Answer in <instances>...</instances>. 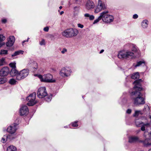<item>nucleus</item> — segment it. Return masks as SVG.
<instances>
[{"label": "nucleus", "mask_w": 151, "mask_h": 151, "mask_svg": "<svg viewBox=\"0 0 151 151\" xmlns=\"http://www.w3.org/2000/svg\"><path fill=\"white\" fill-rule=\"evenodd\" d=\"M142 114L140 111H135L133 115L134 116H138L139 114L142 115Z\"/></svg>", "instance_id": "7c9ffc66"}, {"label": "nucleus", "mask_w": 151, "mask_h": 151, "mask_svg": "<svg viewBox=\"0 0 151 151\" xmlns=\"http://www.w3.org/2000/svg\"><path fill=\"white\" fill-rule=\"evenodd\" d=\"M14 138L13 135H4L3 137L2 138L1 142L3 143H4L6 142L7 139H12Z\"/></svg>", "instance_id": "6ab92c4d"}, {"label": "nucleus", "mask_w": 151, "mask_h": 151, "mask_svg": "<svg viewBox=\"0 0 151 151\" xmlns=\"http://www.w3.org/2000/svg\"><path fill=\"white\" fill-rule=\"evenodd\" d=\"M149 151H151V149L149 150Z\"/></svg>", "instance_id": "052dcab7"}, {"label": "nucleus", "mask_w": 151, "mask_h": 151, "mask_svg": "<svg viewBox=\"0 0 151 151\" xmlns=\"http://www.w3.org/2000/svg\"><path fill=\"white\" fill-rule=\"evenodd\" d=\"M17 124L14 123L9 127L7 129V131L11 134V135L14 133L17 129Z\"/></svg>", "instance_id": "f8f14e48"}, {"label": "nucleus", "mask_w": 151, "mask_h": 151, "mask_svg": "<svg viewBox=\"0 0 151 151\" xmlns=\"http://www.w3.org/2000/svg\"><path fill=\"white\" fill-rule=\"evenodd\" d=\"M126 46L127 48L131 50L132 51L134 52L138 51L137 47L134 44L129 43L127 44Z\"/></svg>", "instance_id": "dca6fc26"}, {"label": "nucleus", "mask_w": 151, "mask_h": 151, "mask_svg": "<svg viewBox=\"0 0 151 151\" xmlns=\"http://www.w3.org/2000/svg\"><path fill=\"white\" fill-rule=\"evenodd\" d=\"M135 124L137 127H139L142 124H143V123L139 121L138 120H137L135 122Z\"/></svg>", "instance_id": "f704fd0d"}, {"label": "nucleus", "mask_w": 151, "mask_h": 151, "mask_svg": "<svg viewBox=\"0 0 151 151\" xmlns=\"http://www.w3.org/2000/svg\"><path fill=\"white\" fill-rule=\"evenodd\" d=\"M142 125V127L141 128V130L142 131H144L145 129V126H147L149 125V124L148 123H146V124H144Z\"/></svg>", "instance_id": "72a5a7b5"}, {"label": "nucleus", "mask_w": 151, "mask_h": 151, "mask_svg": "<svg viewBox=\"0 0 151 151\" xmlns=\"http://www.w3.org/2000/svg\"><path fill=\"white\" fill-rule=\"evenodd\" d=\"M139 75L138 72L135 73H133L132 76L131 78L132 79H135L139 78Z\"/></svg>", "instance_id": "a878e982"}, {"label": "nucleus", "mask_w": 151, "mask_h": 151, "mask_svg": "<svg viewBox=\"0 0 151 151\" xmlns=\"http://www.w3.org/2000/svg\"><path fill=\"white\" fill-rule=\"evenodd\" d=\"M142 64H144V65L145 64V62L144 60L140 61H139L137 62V64L134 65V67L135 68H136L138 66H140Z\"/></svg>", "instance_id": "cd10ccee"}, {"label": "nucleus", "mask_w": 151, "mask_h": 151, "mask_svg": "<svg viewBox=\"0 0 151 151\" xmlns=\"http://www.w3.org/2000/svg\"><path fill=\"white\" fill-rule=\"evenodd\" d=\"M45 97H46L45 98V100L46 101H47V102H49V101H50L51 100V99H52V96H47Z\"/></svg>", "instance_id": "e433bc0d"}, {"label": "nucleus", "mask_w": 151, "mask_h": 151, "mask_svg": "<svg viewBox=\"0 0 151 151\" xmlns=\"http://www.w3.org/2000/svg\"><path fill=\"white\" fill-rule=\"evenodd\" d=\"M29 113V110L26 105H22L20 108L19 113L21 116H26Z\"/></svg>", "instance_id": "9b49d317"}, {"label": "nucleus", "mask_w": 151, "mask_h": 151, "mask_svg": "<svg viewBox=\"0 0 151 151\" xmlns=\"http://www.w3.org/2000/svg\"><path fill=\"white\" fill-rule=\"evenodd\" d=\"M62 8V6H60V7H59V9H61Z\"/></svg>", "instance_id": "6e6d98bb"}, {"label": "nucleus", "mask_w": 151, "mask_h": 151, "mask_svg": "<svg viewBox=\"0 0 151 151\" xmlns=\"http://www.w3.org/2000/svg\"><path fill=\"white\" fill-rule=\"evenodd\" d=\"M6 39L5 37L2 35H0V42Z\"/></svg>", "instance_id": "58836bf2"}, {"label": "nucleus", "mask_w": 151, "mask_h": 151, "mask_svg": "<svg viewBox=\"0 0 151 151\" xmlns=\"http://www.w3.org/2000/svg\"><path fill=\"white\" fill-rule=\"evenodd\" d=\"M2 22L3 23H5L6 22V20L5 19H3L2 20Z\"/></svg>", "instance_id": "de8ad7c7"}, {"label": "nucleus", "mask_w": 151, "mask_h": 151, "mask_svg": "<svg viewBox=\"0 0 151 151\" xmlns=\"http://www.w3.org/2000/svg\"><path fill=\"white\" fill-rule=\"evenodd\" d=\"M9 72V70L7 67H4L0 70V76H5L8 75Z\"/></svg>", "instance_id": "ddd939ff"}, {"label": "nucleus", "mask_w": 151, "mask_h": 151, "mask_svg": "<svg viewBox=\"0 0 151 151\" xmlns=\"http://www.w3.org/2000/svg\"><path fill=\"white\" fill-rule=\"evenodd\" d=\"M71 72V69L70 67H63L60 70L59 74L62 77H67L70 75Z\"/></svg>", "instance_id": "6e6552de"}, {"label": "nucleus", "mask_w": 151, "mask_h": 151, "mask_svg": "<svg viewBox=\"0 0 151 151\" xmlns=\"http://www.w3.org/2000/svg\"><path fill=\"white\" fill-rule=\"evenodd\" d=\"M18 71L16 70V68H12L10 72V75L12 76H16L18 73Z\"/></svg>", "instance_id": "aec40b11"}, {"label": "nucleus", "mask_w": 151, "mask_h": 151, "mask_svg": "<svg viewBox=\"0 0 151 151\" xmlns=\"http://www.w3.org/2000/svg\"><path fill=\"white\" fill-rule=\"evenodd\" d=\"M85 7L88 10L93 9L95 7L94 3L92 1L87 0L85 4Z\"/></svg>", "instance_id": "4468645a"}, {"label": "nucleus", "mask_w": 151, "mask_h": 151, "mask_svg": "<svg viewBox=\"0 0 151 151\" xmlns=\"http://www.w3.org/2000/svg\"><path fill=\"white\" fill-rule=\"evenodd\" d=\"M67 49L66 48H64L61 51V53L63 54H64L67 52Z\"/></svg>", "instance_id": "79ce46f5"}, {"label": "nucleus", "mask_w": 151, "mask_h": 151, "mask_svg": "<svg viewBox=\"0 0 151 151\" xmlns=\"http://www.w3.org/2000/svg\"><path fill=\"white\" fill-rule=\"evenodd\" d=\"M8 51L4 50H1L0 52V54L1 55H5L7 54Z\"/></svg>", "instance_id": "c9c22d12"}, {"label": "nucleus", "mask_w": 151, "mask_h": 151, "mask_svg": "<svg viewBox=\"0 0 151 151\" xmlns=\"http://www.w3.org/2000/svg\"><path fill=\"white\" fill-rule=\"evenodd\" d=\"M142 81L141 79H139L134 82V86L133 89L134 91H133L131 93V95H134L135 97L133 100L134 104L136 106H140L145 103V99L142 97V95L140 92L142 89L141 84Z\"/></svg>", "instance_id": "f257e3e1"}, {"label": "nucleus", "mask_w": 151, "mask_h": 151, "mask_svg": "<svg viewBox=\"0 0 151 151\" xmlns=\"http://www.w3.org/2000/svg\"><path fill=\"white\" fill-rule=\"evenodd\" d=\"M22 76L24 78L27 77L29 73V70L27 69H24L21 70L20 72Z\"/></svg>", "instance_id": "a211bd4d"}, {"label": "nucleus", "mask_w": 151, "mask_h": 151, "mask_svg": "<svg viewBox=\"0 0 151 151\" xmlns=\"http://www.w3.org/2000/svg\"><path fill=\"white\" fill-rule=\"evenodd\" d=\"M132 112V110L130 109H128L126 111L127 113L128 114H130Z\"/></svg>", "instance_id": "a18cd8bd"}, {"label": "nucleus", "mask_w": 151, "mask_h": 151, "mask_svg": "<svg viewBox=\"0 0 151 151\" xmlns=\"http://www.w3.org/2000/svg\"><path fill=\"white\" fill-rule=\"evenodd\" d=\"M108 11H104L101 13L102 21L105 23H109L113 22L114 17L108 14Z\"/></svg>", "instance_id": "7ed1b4c3"}, {"label": "nucleus", "mask_w": 151, "mask_h": 151, "mask_svg": "<svg viewBox=\"0 0 151 151\" xmlns=\"http://www.w3.org/2000/svg\"><path fill=\"white\" fill-rule=\"evenodd\" d=\"M144 137L145 138L144 140H140L139 143H142L143 145L146 147L151 145V143L149 141L151 139V132H148L146 130L144 132L143 134Z\"/></svg>", "instance_id": "20e7f679"}, {"label": "nucleus", "mask_w": 151, "mask_h": 151, "mask_svg": "<svg viewBox=\"0 0 151 151\" xmlns=\"http://www.w3.org/2000/svg\"><path fill=\"white\" fill-rule=\"evenodd\" d=\"M78 121H75L74 122H73L72 123V125L73 127H76L78 126V124H77Z\"/></svg>", "instance_id": "a19ab883"}, {"label": "nucleus", "mask_w": 151, "mask_h": 151, "mask_svg": "<svg viewBox=\"0 0 151 151\" xmlns=\"http://www.w3.org/2000/svg\"><path fill=\"white\" fill-rule=\"evenodd\" d=\"M6 78H0V84H3L6 82Z\"/></svg>", "instance_id": "c756f323"}, {"label": "nucleus", "mask_w": 151, "mask_h": 151, "mask_svg": "<svg viewBox=\"0 0 151 151\" xmlns=\"http://www.w3.org/2000/svg\"><path fill=\"white\" fill-rule=\"evenodd\" d=\"M1 29H0V30Z\"/></svg>", "instance_id": "680f3d73"}, {"label": "nucleus", "mask_w": 151, "mask_h": 151, "mask_svg": "<svg viewBox=\"0 0 151 151\" xmlns=\"http://www.w3.org/2000/svg\"><path fill=\"white\" fill-rule=\"evenodd\" d=\"M106 5L102 0H98L97 5L95 8L94 12L95 13H98L106 9Z\"/></svg>", "instance_id": "0eeeda50"}, {"label": "nucleus", "mask_w": 151, "mask_h": 151, "mask_svg": "<svg viewBox=\"0 0 151 151\" xmlns=\"http://www.w3.org/2000/svg\"><path fill=\"white\" fill-rule=\"evenodd\" d=\"M104 50H103V49L101 50V51L99 53L101 54V53H103L104 52Z\"/></svg>", "instance_id": "3c124183"}, {"label": "nucleus", "mask_w": 151, "mask_h": 151, "mask_svg": "<svg viewBox=\"0 0 151 151\" xmlns=\"http://www.w3.org/2000/svg\"><path fill=\"white\" fill-rule=\"evenodd\" d=\"M15 41V38L14 36H10L9 37V40L6 43L7 47H11L13 45Z\"/></svg>", "instance_id": "f3484780"}, {"label": "nucleus", "mask_w": 151, "mask_h": 151, "mask_svg": "<svg viewBox=\"0 0 151 151\" xmlns=\"http://www.w3.org/2000/svg\"><path fill=\"white\" fill-rule=\"evenodd\" d=\"M36 93L34 92L30 94L27 98V100H29V102L27 104L29 106H32L35 104L36 102L35 101Z\"/></svg>", "instance_id": "1a4fd4ad"}, {"label": "nucleus", "mask_w": 151, "mask_h": 151, "mask_svg": "<svg viewBox=\"0 0 151 151\" xmlns=\"http://www.w3.org/2000/svg\"><path fill=\"white\" fill-rule=\"evenodd\" d=\"M84 16L86 18H89V19L90 20H92L94 19L95 17L93 15H90L88 13H86L84 14Z\"/></svg>", "instance_id": "4be33fe9"}, {"label": "nucleus", "mask_w": 151, "mask_h": 151, "mask_svg": "<svg viewBox=\"0 0 151 151\" xmlns=\"http://www.w3.org/2000/svg\"><path fill=\"white\" fill-rule=\"evenodd\" d=\"M17 148L14 146L10 145L8 147L7 149V151H16Z\"/></svg>", "instance_id": "b1692460"}, {"label": "nucleus", "mask_w": 151, "mask_h": 151, "mask_svg": "<svg viewBox=\"0 0 151 151\" xmlns=\"http://www.w3.org/2000/svg\"><path fill=\"white\" fill-rule=\"evenodd\" d=\"M29 38H28V39H27V40H24V41H23L22 42V44H23V43H24V42H28V40H29Z\"/></svg>", "instance_id": "8fccbe9b"}, {"label": "nucleus", "mask_w": 151, "mask_h": 151, "mask_svg": "<svg viewBox=\"0 0 151 151\" xmlns=\"http://www.w3.org/2000/svg\"><path fill=\"white\" fill-rule=\"evenodd\" d=\"M76 1H80V0H75Z\"/></svg>", "instance_id": "13d9d810"}, {"label": "nucleus", "mask_w": 151, "mask_h": 151, "mask_svg": "<svg viewBox=\"0 0 151 151\" xmlns=\"http://www.w3.org/2000/svg\"><path fill=\"white\" fill-rule=\"evenodd\" d=\"M138 17V15L137 14H134L133 15V18L134 19H136Z\"/></svg>", "instance_id": "49530a36"}, {"label": "nucleus", "mask_w": 151, "mask_h": 151, "mask_svg": "<svg viewBox=\"0 0 151 151\" xmlns=\"http://www.w3.org/2000/svg\"><path fill=\"white\" fill-rule=\"evenodd\" d=\"M148 24V21L146 19L144 20L142 23V27L144 28L147 27Z\"/></svg>", "instance_id": "5701e85b"}, {"label": "nucleus", "mask_w": 151, "mask_h": 151, "mask_svg": "<svg viewBox=\"0 0 151 151\" xmlns=\"http://www.w3.org/2000/svg\"><path fill=\"white\" fill-rule=\"evenodd\" d=\"M24 52V51H23L20 50L17 51L15 52L14 54H13L12 55V57H14L19 55L20 54H23Z\"/></svg>", "instance_id": "393cba45"}, {"label": "nucleus", "mask_w": 151, "mask_h": 151, "mask_svg": "<svg viewBox=\"0 0 151 151\" xmlns=\"http://www.w3.org/2000/svg\"><path fill=\"white\" fill-rule=\"evenodd\" d=\"M17 81L14 78H12L10 80L9 83L11 85H14L16 84Z\"/></svg>", "instance_id": "473e14b6"}, {"label": "nucleus", "mask_w": 151, "mask_h": 151, "mask_svg": "<svg viewBox=\"0 0 151 151\" xmlns=\"http://www.w3.org/2000/svg\"><path fill=\"white\" fill-rule=\"evenodd\" d=\"M63 13H64V12L63 11H61L60 12V15H62Z\"/></svg>", "instance_id": "864d4df0"}, {"label": "nucleus", "mask_w": 151, "mask_h": 151, "mask_svg": "<svg viewBox=\"0 0 151 151\" xmlns=\"http://www.w3.org/2000/svg\"><path fill=\"white\" fill-rule=\"evenodd\" d=\"M134 56V53L128 50H123L120 51L118 55L120 59H129L132 58Z\"/></svg>", "instance_id": "f03ea898"}, {"label": "nucleus", "mask_w": 151, "mask_h": 151, "mask_svg": "<svg viewBox=\"0 0 151 151\" xmlns=\"http://www.w3.org/2000/svg\"><path fill=\"white\" fill-rule=\"evenodd\" d=\"M30 61L32 63V67L35 69H37V63L34 61L32 60H30Z\"/></svg>", "instance_id": "bb28decb"}, {"label": "nucleus", "mask_w": 151, "mask_h": 151, "mask_svg": "<svg viewBox=\"0 0 151 151\" xmlns=\"http://www.w3.org/2000/svg\"><path fill=\"white\" fill-rule=\"evenodd\" d=\"M42 81L46 83H54L55 82V80L52 79V76L50 74L48 73L42 76L41 75H36Z\"/></svg>", "instance_id": "39448f33"}, {"label": "nucleus", "mask_w": 151, "mask_h": 151, "mask_svg": "<svg viewBox=\"0 0 151 151\" xmlns=\"http://www.w3.org/2000/svg\"><path fill=\"white\" fill-rule=\"evenodd\" d=\"M148 151H149V150H148Z\"/></svg>", "instance_id": "e2e57ef3"}, {"label": "nucleus", "mask_w": 151, "mask_h": 151, "mask_svg": "<svg viewBox=\"0 0 151 151\" xmlns=\"http://www.w3.org/2000/svg\"><path fill=\"white\" fill-rule=\"evenodd\" d=\"M5 63V59L4 58H1L0 59V66H2L4 65Z\"/></svg>", "instance_id": "ea45409f"}, {"label": "nucleus", "mask_w": 151, "mask_h": 151, "mask_svg": "<svg viewBox=\"0 0 151 151\" xmlns=\"http://www.w3.org/2000/svg\"><path fill=\"white\" fill-rule=\"evenodd\" d=\"M102 19V17L100 13L99 16L94 21L93 24H94L98 22L100 20Z\"/></svg>", "instance_id": "2f4dec72"}, {"label": "nucleus", "mask_w": 151, "mask_h": 151, "mask_svg": "<svg viewBox=\"0 0 151 151\" xmlns=\"http://www.w3.org/2000/svg\"><path fill=\"white\" fill-rule=\"evenodd\" d=\"M49 29H43L46 32H47Z\"/></svg>", "instance_id": "603ef678"}, {"label": "nucleus", "mask_w": 151, "mask_h": 151, "mask_svg": "<svg viewBox=\"0 0 151 151\" xmlns=\"http://www.w3.org/2000/svg\"><path fill=\"white\" fill-rule=\"evenodd\" d=\"M47 93L45 87L40 88L37 92V95L39 98H43L47 96Z\"/></svg>", "instance_id": "9d476101"}, {"label": "nucleus", "mask_w": 151, "mask_h": 151, "mask_svg": "<svg viewBox=\"0 0 151 151\" xmlns=\"http://www.w3.org/2000/svg\"><path fill=\"white\" fill-rule=\"evenodd\" d=\"M40 44L41 45H45V41L44 39H42L40 42Z\"/></svg>", "instance_id": "37998d69"}, {"label": "nucleus", "mask_w": 151, "mask_h": 151, "mask_svg": "<svg viewBox=\"0 0 151 151\" xmlns=\"http://www.w3.org/2000/svg\"><path fill=\"white\" fill-rule=\"evenodd\" d=\"M9 65L12 68H16V63L15 62L10 63Z\"/></svg>", "instance_id": "4c0bfd02"}, {"label": "nucleus", "mask_w": 151, "mask_h": 151, "mask_svg": "<svg viewBox=\"0 0 151 151\" xmlns=\"http://www.w3.org/2000/svg\"><path fill=\"white\" fill-rule=\"evenodd\" d=\"M2 46V45L0 43V47Z\"/></svg>", "instance_id": "bf43d9fd"}, {"label": "nucleus", "mask_w": 151, "mask_h": 151, "mask_svg": "<svg viewBox=\"0 0 151 151\" xmlns=\"http://www.w3.org/2000/svg\"><path fill=\"white\" fill-rule=\"evenodd\" d=\"M140 129L136 130V134H138L140 132Z\"/></svg>", "instance_id": "09e8293b"}, {"label": "nucleus", "mask_w": 151, "mask_h": 151, "mask_svg": "<svg viewBox=\"0 0 151 151\" xmlns=\"http://www.w3.org/2000/svg\"><path fill=\"white\" fill-rule=\"evenodd\" d=\"M78 7L77 6H75L74 7V9L76 10V9L77 8H78Z\"/></svg>", "instance_id": "5fc2aeb1"}, {"label": "nucleus", "mask_w": 151, "mask_h": 151, "mask_svg": "<svg viewBox=\"0 0 151 151\" xmlns=\"http://www.w3.org/2000/svg\"><path fill=\"white\" fill-rule=\"evenodd\" d=\"M46 28V29H47V28H48V27H45V28Z\"/></svg>", "instance_id": "4d7b16f0"}, {"label": "nucleus", "mask_w": 151, "mask_h": 151, "mask_svg": "<svg viewBox=\"0 0 151 151\" xmlns=\"http://www.w3.org/2000/svg\"><path fill=\"white\" fill-rule=\"evenodd\" d=\"M16 76V79L18 80H20L24 78L22 76V75H21L20 72L18 73Z\"/></svg>", "instance_id": "c85d7f7f"}, {"label": "nucleus", "mask_w": 151, "mask_h": 151, "mask_svg": "<svg viewBox=\"0 0 151 151\" xmlns=\"http://www.w3.org/2000/svg\"><path fill=\"white\" fill-rule=\"evenodd\" d=\"M144 113L145 114H149L150 112V109L148 106L145 104V105L144 108L143 109Z\"/></svg>", "instance_id": "412c9836"}, {"label": "nucleus", "mask_w": 151, "mask_h": 151, "mask_svg": "<svg viewBox=\"0 0 151 151\" xmlns=\"http://www.w3.org/2000/svg\"><path fill=\"white\" fill-rule=\"evenodd\" d=\"M77 25L78 27L79 28H82L83 27V25L81 24H78Z\"/></svg>", "instance_id": "c03bdc74"}, {"label": "nucleus", "mask_w": 151, "mask_h": 151, "mask_svg": "<svg viewBox=\"0 0 151 151\" xmlns=\"http://www.w3.org/2000/svg\"><path fill=\"white\" fill-rule=\"evenodd\" d=\"M140 139L137 136H132L130 137L129 138V142L130 143H139Z\"/></svg>", "instance_id": "2eb2a0df"}, {"label": "nucleus", "mask_w": 151, "mask_h": 151, "mask_svg": "<svg viewBox=\"0 0 151 151\" xmlns=\"http://www.w3.org/2000/svg\"><path fill=\"white\" fill-rule=\"evenodd\" d=\"M78 33L77 29H66L62 32V35L67 38L76 36Z\"/></svg>", "instance_id": "423d86ee"}]
</instances>
